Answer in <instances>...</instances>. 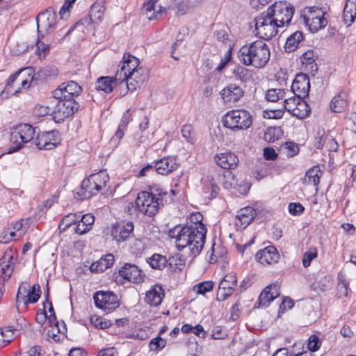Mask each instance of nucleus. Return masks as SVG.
Here are the masks:
<instances>
[{
  "label": "nucleus",
  "mask_w": 356,
  "mask_h": 356,
  "mask_svg": "<svg viewBox=\"0 0 356 356\" xmlns=\"http://www.w3.org/2000/svg\"><path fill=\"white\" fill-rule=\"evenodd\" d=\"M171 238L179 251H185L189 257H195L203 249L206 235L203 234V229L177 225L169 232Z\"/></svg>",
  "instance_id": "1"
},
{
  "label": "nucleus",
  "mask_w": 356,
  "mask_h": 356,
  "mask_svg": "<svg viewBox=\"0 0 356 356\" xmlns=\"http://www.w3.org/2000/svg\"><path fill=\"white\" fill-rule=\"evenodd\" d=\"M270 49L263 40H256L242 46L238 51L241 63L256 68L264 67L270 59Z\"/></svg>",
  "instance_id": "2"
},
{
  "label": "nucleus",
  "mask_w": 356,
  "mask_h": 356,
  "mask_svg": "<svg viewBox=\"0 0 356 356\" xmlns=\"http://www.w3.org/2000/svg\"><path fill=\"white\" fill-rule=\"evenodd\" d=\"M167 192L157 185L149 187L147 191L138 193L135 201L139 211L147 216H154L163 206L164 197Z\"/></svg>",
  "instance_id": "3"
},
{
  "label": "nucleus",
  "mask_w": 356,
  "mask_h": 356,
  "mask_svg": "<svg viewBox=\"0 0 356 356\" xmlns=\"http://www.w3.org/2000/svg\"><path fill=\"white\" fill-rule=\"evenodd\" d=\"M33 79V70L32 67L20 69L15 74L10 76L1 92L3 97H8L9 95H16L21 90L30 87Z\"/></svg>",
  "instance_id": "4"
},
{
  "label": "nucleus",
  "mask_w": 356,
  "mask_h": 356,
  "mask_svg": "<svg viewBox=\"0 0 356 356\" xmlns=\"http://www.w3.org/2000/svg\"><path fill=\"white\" fill-rule=\"evenodd\" d=\"M108 180L109 177L105 171L92 174L81 182L76 192V197L80 200L90 198L97 195Z\"/></svg>",
  "instance_id": "5"
},
{
  "label": "nucleus",
  "mask_w": 356,
  "mask_h": 356,
  "mask_svg": "<svg viewBox=\"0 0 356 356\" xmlns=\"http://www.w3.org/2000/svg\"><path fill=\"white\" fill-rule=\"evenodd\" d=\"M266 12L280 28H284L291 24L294 8L290 3L280 1L269 6Z\"/></svg>",
  "instance_id": "6"
},
{
  "label": "nucleus",
  "mask_w": 356,
  "mask_h": 356,
  "mask_svg": "<svg viewBox=\"0 0 356 356\" xmlns=\"http://www.w3.org/2000/svg\"><path fill=\"white\" fill-rule=\"evenodd\" d=\"M254 25L256 35L265 40L275 37L279 29H281L266 12L261 13L254 19Z\"/></svg>",
  "instance_id": "7"
},
{
  "label": "nucleus",
  "mask_w": 356,
  "mask_h": 356,
  "mask_svg": "<svg viewBox=\"0 0 356 356\" xmlns=\"http://www.w3.org/2000/svg\"><path fill=\"white\" fill-rule=\"evenodd\" d=\"M35 134V127L30 124H19L12 131L10 137V152H15L22 148L24 144L31 141Z\"/></svg>",
  "instance_id": "8"
},
{
  "label": "nucleus",
  "mask_w": 356,
  "mask_h": 356,
  "mask_svg": "<svg viewBox=\"0 0 356 356\" xmlns=\"http://www.w3.org/2000/svg\"><path fill=\"white\" fill-rule=\"evenodd\" d=\"M225 127L236 131L248 129L252 124L250 113L245 110H233L224 116Z\"/></svg>",
  "instance_id": "9"
},
{
  "label": "nucleus",
  "mask_w": 356,
  "mask_h": 356,
  "mask_svg": "<svg viewBox=\"0 0 356 356\" xmlns=\"http://www.w3.org/2000/svg\"><path fill=\"white\" fill-rule=\"evenodd\" d=\"M93 298L95 306L106 314L111 313L120 305L118 296L111 291H97Z\"/></svg>",
  "instance_id": "10"
},
{
  "label": "nucleus",
  "mask_w": 356,
  "mask_h": 356,
  "mask_svg": "<svg viewBox=\"0 0 356 356\" xmlns=\"http://www.w3.org/2000/svg\"><path fill=\"white\" fill-rule=\"evenodd\" d=\"M304 22L312 32H316L327 24L325 12L318 7H310L304 15Z\"/></svg>",
  "instance_id": "11"
},
{
  "label": "nucleus",
  "mask_w": 356,
  "mask_h": 356,
  "mask_svg": "<svg viewBox=\"0 0 356 356\" xmlns=\"http://www.w3.org/2000/svg\"><path fill=\"white\" fill-rule=\"evenodd\" d=\"M58 102L54 111L56 121L61 122L72 116L79 108V104L74 99H58Z\"/></svg>",
  "instance_id": "12"
},
{
  "label": "nucleus",
  "mask_w": 356,
  "mask_h": 356,
  "mask_svg": "<svg viewBox=\"0 0 356 356\" xmlns=\"http://www.w3.org/2000/svg\"><path fill=\"white\" fill-rule=\"evenodd\" d=\"M134 229L133 222L122 220L112 225L111 235L113 240L120 243L127 241L134 236Z\"/></svg>",
  "instance_id": "13"
},
{
  "label": "nucleus",
  "mask_w": 356,
  "mask_h": 356,
  "mask_svg": "<svg viewBox=\"0 0 356 356\" xmlns=\"http://www.w3.org/2000/svg\"><path fill=\"white\" fill-rule=\"evenodd\" d=\"M82 92L81 87L74 81L63 83L53 92V97L56 99H74Z\"/></svg>",
  "instance_id": "14"
},
{
  "label": "nucleus",
  "mask_w": 356,
  "mask_h": 356,
  "mask_svg": "<svg viewBox=\"0 0 356 356\" xmlns=\"http://www.w3.org/2000/svg\"><path fill=\"white\" fill-rule=\"evenodd\" d=\"M139 59L130 54H124L122 62L120 64V70H118L115 79L116 81L123 83L127 79L130 71H134L138 67Z\"/></svg>",
  "instance_id": "15"
},
{
  "label": "nucleus",
  "mask_w": 356,
  "mask_h": 356,
  "mask_svg": "<svg viewBox=\"0 0 356 356\" xmlns=\"http://www.w3.org/2000/svg\"><path fill=\"white\" fill-rule=\"evenodd\" d=\"M237 285V277L235 273L227 274L219 284L217 300H225L229 296Z\"/></svg>",
  "instance_id": "16"
},
{
  "label": "nucleus",
  "mask_w": 356,
  "mask_h": 356,
  "mask_svg": "<svg viewBox=\"0 0 356 356\" xmlns=\"http://www.w3.org/2000/svg\"><path fill=\"white\" fill-rule=\"evenodd\" d=\"M59 134L56 130L39 133L35 140L39 149H51L58 143Z\"/></svg>",
  "instance_id": "17"
},
{
  "label": "nucleus",
  "mask_w": 356,
  "mask_h": 356,
  "mask_svg": "<svg viewBox=\"0 0 356 356\" xmlns=\"http://www.w3.org/2000/svg\"><path fill=\"white\" fill-rule=\"evenodd\" d=\"M309 89V76L305 74H297L291 85V91L293 94L299 97L305 98L308 96Z\"/></svg>",
  "instance_id": "18"
},
{
  "label": "nucleus",
  "mask_w": 356,
  "mask_h": 356,
  "mask_svg": "<svg viewBox=\"0 0 356 356\" xmlns=\"http://www.w3.org/2000/svg\"><path fill=\"white\" fill-rule=\"evenodd\" d=\"M37 28L38 33H48L51 30L54 29L56 26V15L49 11L40 13L36 17Z\"/></svg>",
  "instance_id": "19"
},
{
  "label": "nucleus",
  "mask_w": 356,
  "mask_h": 356,
  "mask_svg": "<svg viewBox=\"0 0 356 356\" xmlns=\"http://www.w3.org/2000/svg\"><path fill=\"white\" fill-rule=\"evenodd\" d=\"M255 258L259 263L265 266L277 264L280 257L276 248L270 245L257 252Z\"/></svg>",
  "instance_id": "20"
},
{
  "label": "nucleus",
  "mask_w": 356,
  "mask_h": 356,
  "mask_svg": "<svg viewBox=\"0 0 356 356\" xmlns=\"http://www.w3.org/2000/svg\"><path fill=\"white\" fill-rule=\"evenodd\" d=\"M148 79V74L146 70L142 67H138L134 71H130L127 75V79H124L128 90L133 91L138 86L144 83Z\"/></svg>",
  "instance_id": "21"
},
{
  "label": "nucleus",
  "mask_w": 356,
  "mask_h": 356,
  "mask_svg": "<svg viewBox=\"0 0 356 356\" xmlns=\"http://www.w3.org/2000/svg\"><path fill=\"white\" fill-rule=\"evenodd\" d=\"M119 275L130 282L139 283L143 281L142 271L135 264H125L119 270Z\"/></svg>",
  "instance_id": "22"
},
{
  "label": "nucleus",
  "mask_w": 356,
  "mask_h": 356,
  "mask_svg": "<svg viewBox=\"0 0 356 356\" xmlns=\"http://www.w3.org/2000/svg\"><path fill=\"white\" fill-rule=\"evenodd\" d=\"M154 172L162 175H167L178 168V164L175 158L171 156L164 157L159 161L154 162L153 166Z\"/></svg>",
  "instance_id": "23"
},
{
  "label": "nucleus",
  "mask_w": 356,
  "mask_h": 356,
  "mask_svg": "<svg viewBox=\"0 0 356 356\" xmlns=\"http://www.w3.org/2000/svg\"><path fill=\"white\" fill-rule=\"evenodd\" d=\"M280 286L277 282L267 286L259 297V305L261 307H268L269 303L280 296Z\"/></svg>",
  "instance_id": "24"
},
{
  "label": "nucleus",
  "mask_w": 356,
  "mask_h": 356,
  "mask_svg": "<svg viewBox=\"0 0 356 356\" xmlns=\"http://www.w3.org/2000/svg\"><path fill=\"white\" fill-rule=\"evenodd\" d=\"M215 161L218 165L226 170L235 168L238 163V159L236 154L232 152L217 154Z\"/></svg>",
  "instance_id": "25"
},
{
  "label": "nucleus",
  "mask_w": 356,
  "mask_h": 356,
  "mask_svg": "<svg viewBox=\"0 0 356 356\" xmlns=\"http://www.w3.org/2000/svg\"><path fill=\"white\" fill-rule=\"evenodd\" d=\"M243 94L242 88L235 84H229L220 92L222 98L226 102H236L243 96Z\"/></svg>",
  "instance_id": "26"
},
{
  "label": "nucleus",
  "mask_w": 356,
  "mask_h": 356,
  "mask_svg": "<svg viewBox=\"0 0 356 356\" xmlns=\"http://www.w3.org/2000/svg\"><path fill=\"white\" fill-rule=\"evenodd\" d=\"M255 210L251 207H247L240 209L237 214L236 225L241 229L245 228L254 218Z\"/></svg>",
  "instance_id": "27"
},
{
  "label": "nucleus",
  "mask_w": 356,
  "mask_h": 356,
  "mask_svg": "<svg viewBox=\"0 0 356 356\" xmlns=\"http://www.w3.org/2000/svg\"><path fill=\"white\" fill-rule=\"evenodd\" d=\"M159 0H147L144 3L145 15L149 20L159 19L165 9L162 6H156Z\"/></svg>",
  "instance_id": "28"
},
{
  "label": "nucleus",
  "mask_w": 356,
  "mask_h": 356,
  "mask_svg": "<svg viewBox=\"0 0 356 356\" xmlns=\"http://www.w3.org/2000/svg\"><path fill=\"white\" fill-rule=\"evenodd\" d=\"M164 297V291L159 285L152 286L146 293L145 301L151 306L159 305Z\"/></svg>",
  "instance_id": "29"
},
{
  "label": "nucleus",
  "mask_w": 356,
  "mask_h": 356,
  "mask_svg": "<svg viewBox=\"0 0 356 356\" xmlns=\"http://www.w3.org/2000/svg\"><path fill=\"white\" fill-rule=\"evenodd\" d=\"M113 263L114 256L112 254H107L102 257L98 261L92 263L90 266V270L92 273H102L111 268Z\"/></svg>",
  "instance_id": "30"
},
{
  "label": "nucleus",
  "mask_w": 356,
  "mask_h": 356,
  "mask_svg": "<svg viewBox=\"0 0 356 356\" xmlns=\"http://www.w3.org/2000/svg\"><path fill=\"white\" fill-rule=\"evenodd\" d=\"M120 83L116 81L115 77L101 76L98 78L95 83V88L98 91H103L105 93H110L113 91L114 86Z\"/></svg>",
  "instance_id": "31"
},
{
  "label": "nucleus",
  "mask_w": 356,
  "mask_h": 356,
  "mask_svg": "<svg viewBox=\"0 0 356 356\" xmlns=\"http://www.w3.org/2000/svg\"><path fill=\"white\" fill-rule=\"evenodd\" d=\"M355 17L356 0H346L343 13L344 23L350 26L355 21Z\"/></svg>",
  "instance_id": "32"
},
{
  "label": "nucleus",
  "mask_w": 356,
  "mask_h": 356,
  "mask_svg": "<svg viewBox=\"0 0 356 356\" xmlns=\"http://www.w3.org/2000/svg\"><path fill=\"white\" fill-rule=\"evenodd\" d=\"M347 104V94L341 92L333 97L330 103V108L334 113H340L343 111Z\"/></svg>",
  "instance_id": "33"
},
{
  "label": "nucleus",
  "mask_w": 356,
  "mask_h": 356,
  "mask_svg": "<svg viewBox=\"0 0 356 356\" xmlns=\"http://www.w3.org/2000/svg\"><path fill=\"white\" fill-rule=\"evenodd\" d=\"M322 175L323 172L320 170L319 167L314 166L307 171L304 181L306 184H313L314 186H317Z\"/></svg>",
  "instance_id": "34"
},
{
  "label": "nucleus",
  "mask_w": 356,
  "mask_h": 356,
  "mask_svg": "<svg viewBox=\"0 0 356 356\" xmlns=\"http://www.w3.org/2000/svg\"><path fill=\"white\" fill-rule=\"evenodd\" d=\"M303 39V35L301 31H296L292 33L285 42L284 49L287 52H292L296 50L300 41Z\"/></svg>",
  "instance_id": "35"
},
{
  "label": "nucleus",
  "mask_w": 356,
  "mask_h": 356,
  "mask_svg": "<svg viewBox=\"0 0 356 356\" xmlns=\"http://www.w3.org/2000/svg\"><path fill=\"white\" fill-rule=\"evenodd\" d=\"M300 98L298 104H296L293 116L299 119H304L307 117L310 113V108L305 101Z\"/></svg>",
  "instance_id": "36"
},
{
  "label": "nucleus",
  "mask_w": 356,
  "mask_h": 356,
  "mask_svg": "<svg viewBox=\"0 0 356 356\" xmlns=\"http://www.w3.org/2000/svg\"><path fill=\"white\" fill-rule=\"evenodd\" d=\"M147 262L152 268L162 270L166 266L167 259L161 254H154L147 259Z\"/></svg>",
  "instance_id": "37"
},
{
  "label": "nucleus",
  "mask_w": 356,
  "mask_h": 356,
  "mask_svg": "<svg viewBox=\"0 0 356 356\" xmlns=\"http://www.w3.org/2000/svg\"><path fill=\"white\" fill-rule=\"evenodd\" d=\"M104 15V8L102 6L95 3L92 6L89 16L92 23L99 24L100 23Z\"/></svg>",
  "instance_id": "38"
},
{
  "label": "nucleus",
  "mask_w": 356,
  "mask_h": 356,
  "mask_svg": "<svg viewBox=\"0 0 356 356\" xmlns=\"http://www.w3.org/2000/svg\"><path fill=\"white\" fill-rule=\"evenodd\" d=\"M16 330L10 327L0 328V348L6 346L14 339Z\"/></svg>",
  "instance_id": "39"
},
{
  "label": "nucleus",
  "mask_w": 356,
  "mask_h": 356,
  "mask_svg": "<svg viewBox=\"0 0 356 356\" xmlns=\"http://www.w3.org/2000/svg\"><path fill=\"white\" fill-rule=\"evenodd\" d=\"M80 218V213H69L60 220L59 229L61 232L66 231L72 225H76Z\"/></svg>",
  "instance_id": "40"
},
{
  "label": "nucleus",
  "mask_w": 356,
  "mask_h": 356,
  "mask_svg": "<svg viewBox=\"0 0 356 356\" xmlns=\"http://www.w3.org/2000/svg\"><path fill=\"white\" fill-rule=\"evenodd\" d=\"M203 219L202 215L200 212L193 213L189 217V222L187 223V226L191 227L198 228L200 230V227L203 229V234L206 235L207 228L205 225L202 222Z\"/></svg>",
  "instance_id": "41"
},
{
  "label": "nucleus",
  "mask_w": 356,
  "mask_h": 356,
  "mask_svg": "<svg viewBox=\"0 0 356 356\" xmlns=\"http://www.w3.org/2000/svg\"><path fill=\"white\" fill-rule=\"evenodd\" d=\"M40 297V287L38 284H34L28 293L27 297L23 296V305L26 307L28 304L36 302Z\"/></svg>",
  "instance_id": "42"
},
{
  "label": "nucleus",
  "mask_w": 356,
  "mask_h": 356,
  "mask_svg": "<svg viewBox=\"0 0 356 356\" xmlns=\"http://www.w3.org/2000/svg\"><path fill=\"white\" fill-rule=\"evenodd\" d=\"M315 57L314 51L313 50H308L300 56V60L305 67H309L312 71L316 70V65L314 63Z\"/></svg>",
  "instance_id": "43"
},
{
  "label": "nucleus",
  "mask_w": 356,
  "mask_h": 356,
  "mask_svg": "<svg viewBox=\"0 0 356 356\" xmlns=\"http://www.w3.org/2000/svg\"><path fill=\"white\" fill-rule=\"evenodd\" d=\"M234 74L237 79L243 82H247L252 79L250 71L244 66L236 67L234 71Z\"/></svg>",
  "instance_id": "44"
},
{
  "label": "nucleus",
  "mask_w": 356,
  "mask_h": 356,
  "mask_svg": "<svg viewBox=\"0 0 356 356\" xmlns=\"http://www.w3.org/2000/svg\"><path fill=\"white\" fill-rule=\"evenodd\" d=\"M284 96V91L278 88L269 89L266 92V99L268 102H276L282 99Z\"/></svg>",
  "instance_id": "45"
},
{
  "label": "nucleus",
  "mask_w": 356,
  "mask_h": 356,
  "mask_svg": "<svg viewBox=\"0 0 356 356\" xmlns=\"http://www.w3.org/2000/svg\"><path fill=\"white\" fill-rule=\"evenodd\" d=\"M214 286V282L212 281H204L195 284L193 286V291L198 294L204 295L206 293L211 291Z\"/></svg>",
  "instance_id": "46"
},
{
  "label": "nucleus",
  "mask_w": 356,
  "mask_h": 356,
  "mask_svg": "<svg viewBox=\"0 0 356 356\" xmlns=\"http://www.w3.org/2000/svg\"><path fill=\"white\" fill-rule=\"evenodd\" d=\"M90 323L97 328L106 329L109 327L112 323L103 317L93 315L90 317Z\"/></svg>",
  "instance_id": "47"
},
{
  "label": "nucleus",
  "mask_w": 356,
  "mask_h": 356,
  "mask_svg": "<svg viewBox=\"0 0 356 356\" xmlns=\"http://www.w3.org/2000/svg\"><path fill=\"white\" fill-rule=\"evenodd\" d=\"M31 286L27 282H23L19 285L18 289V291L16 296V301L17 304V307L20 303L23 304V296L27 297L28 293L31 290Z\"/></svg>",
  "instance_id": "48"
},
{
  "label": "nucleus",
  "mask_w": 356,
  "mask_h": 356,
  "mask_svg": "<svg viewBox=\"0 0 356 356\" xmlns=\"http://www.w3.org/2000/svg\"><path fill=\"white\" fill-rule=\"evenodd\" d=\"M318 256V251L316 248H311L303 254L302 265L305 268H307L310 266L311 262L313 259L316 258Z\"/></svg>",
  "instance_id": "49"
},
{
  "label": "nucleus",
  "mask_w": 356,
  "mask_h": 356,
  "mask_svg": "<svg viewBox=\"0 0 356 356\" xmlns=\"http://www.w3.org/2000/svg\"><path fill=\"white\" fill-rule=\"evenodd\" d=\"M14 269V266L13 264H9L8 261L3 259L0 262V272H1L3 275V279H8Z\"/></svg>",
  "instance_id": "50"
},
{
  "label": "nucleus",
  "mask_w": 356,
  "mask_h": 356,
  "mask_svg": "<svg viewBox=\"0 0 356 356\" xmlns=\"http://www.w3.org/2000/svg\"><path fill=\"white\" fill-rule=\"evenodd\" d=\"M301 97L294 95L293 97H289L284 100L283 108L286 109L290 114L293 115L296 104L299 102Z\"/></svg>",
  "instance_id": "51"
},
{
  "label": "nucleus",
  "mask_w": 356,
  "mask_h": 356,
  "mask_svg": "<svg viewBox=\"0 0 356 356\" xmlns=\"http://www.w3.org/2000/svg\"><path fill=\"white\" fill-rule=\"evenodd\" d=\"M344 125L347 129L356 133V113H350L344 119Z\"/></svg>",
  "instance_id": "52"
},
{
  "label": "nucleus",
  "mask_w": 356,
  "mask_h": 356,
  "mask_svg": "<svg viewBox=\"0 0 356 356\" xmlns=\"http://www.w3.org/2000/svg\"><path fill=\"white\" fill-rule=\"evenodd\" d=\"M278 129L270 127L267 129L266 131L264 133V138L266 141L273 143L278 139Z\"/></svg>",
  "instance_id": "53"
},
{
  "label": "nucleus",
  "mask_w": 356,
  "mask_h": 356,
  "mask_svg": "<svg viewBox=\"0 0 356 356\" xmlns=\"http://www.w3.org/2000/svg\"><path fill=\"white\" fill-rule=\"evenodd\" d=\"M193 129L191 124H185L181 127L182 136L186 140L187 142L193 144L194 143V138L193 136Z\"/></svg>",
  "instance_id": "54"
},
{
  "label": "nucleus",
  "mask_w": 356,
  "mask_h": 356,
  "mask_svg": "<svg viewBox=\"0 0 356 356\" xmlns=\"http://www.w3.org/2000/svg\"><path fill=\"white\" fill-rule=\"evenodd\" d=\"M284 148L286 149V154L289 157H293L299 152L298 145L293 142H286Z\"/></svg>",
  "instance_id": "55"
},
{
  "label": "nucleus",
  "mask_w": 356,
  "mask_h": 356,
  "mask_svg": "<svg viewBox=\"0 0 356 356\" xmlns=\"http://www.w3.org/2000/svg\"><path fill=\"white\" fill-rule=\"evenodd\" d=\"M166 345V341L161 337H156L150 341L149 346L152 350H161Z\"/></svg>",
  "instance_id": "56"
},
{
  "label": "nucleus",
  "mask_w": 356,
  "mask_h": 356,
  "mask_svg": "<svg viewBox=\"0 0 356 356\" xmlns=\"http://www.w3.org/2000/svg\"><path fill=\"white\" fill-rule=\"evenodd\" d=\"M320 341L317 336L312 335L309 338V341L307 344V348L310 352H315L318 350L320 347Z\"/></svg>",
  "instance_id": "57"
},
{
  "label": "nucleus",
  "mask_w": 356,
  "mask_h": 356,
  "mask_svg": "<svg viewBox=\"0 0 356 356\" xmlns=\"http://www.w3.org/2000/svg\"><path fill=\"white\" fill-rule=\"evenodd\" d=\"M78 220H79L83 225H86V227L89 229H90L92 227V225L94 223L95 218H94V216L92 215L91 213H86L84 215L80 214V218Z\"/></svg>",
  "instance_id": "58"
},
{
  "label": "nucleus",
  "mask_w": 356,
  "mask_h": 356,
  "mask_svg": "<svg viewBox=\"0 0 356 356\" xmlns=\"http://www.w3.org/2000/svg\"><path fill=\"white\" fill-rule=\"evenodd\" d=\"M284 114V108L270 110L264 112V117L269 119H280Z\"/></svg>",
  "instance_id": "59"
},
{
  "label": "nucleus",
  "mask_w": 356,
  "mask_h": 356,
  "mask_svg": "<svg viewBox=\"0 0 356 356\" xmlns=\"http://www.w3.org/2000/svg\"><path fill=\"white\" fill-rule=\"evenodd\" d=\"M304 210V207L300 203L293 202L289 204V211L293 216L301 214Z\"/></svg>",
  "instance_id": "60"
},
{
  "label": "nucleus",
  "mask_w": 356,
  "mask_h": 356,
  "mask_svg": "<svg viewBox=\"0 0 356 356\" xmlns=\"http://www.w3.org/2000/svg\"><path fill=\"white\" fill-rule=\"evenodd\" d=\"M36 45H37V48H36V53H37V54L40 57L42 56L43 58H44L46 54L49 51V46L48 44H47L43 43V42L40 43L39 40H38V42L36 43Z\"/></svg>",
  "instance_id": "61"
},
{
  "label": "nucleus",
  "mask_w": 356,
  "mask_h": 356,
  "mask_svg": "<svg viewBox=\"0 0 356 356\" xmlns=\"http://www.w3.org/2000/svg\"><path fill=\"white\" fill-rule=\"evenodd\" d=\"M28 356H45V351L39 346L31 347L26 353Z\"/></svg>",
  "instance_id": "62"
},
{
  "label": "nucleus",
  "mask_w": 356,
  "mask_h": 356,
  "mask_svg": "<svg viewBox=\"0 0 356 356\" xmlns=\"http://www.w3.org/2000/svg\"><path fill=\"white\" fill-rule=\"evenodd\" d=\"M293 306V300L289 298H284L280 305L279 313H284L286 310L292 308Z\"/></svg>",
  "instance_id": "63"
},
{
  "label": "nucleus",
  "mask_w": 356,
  "mask_h": 356,
  "mask_svg": "<svg viewBox=\"0 0 356 356\" xmlns=\"http://www.w3.org/2000/svg\"><path fill=\"white\" fill-rule=\"evenodd\" d=\"M97 356H118V353L114 347L102 349Z\"/></svg>",
  "instance_id": "64"
}]
</instances>
